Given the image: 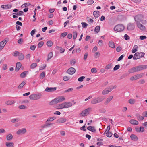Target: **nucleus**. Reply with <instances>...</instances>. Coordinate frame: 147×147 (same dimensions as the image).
<instances>
[{
	"label": "nucleus",
	"mask_w": 147,
	"mask_h": 147,
	"mask_svg": "<svg viewBox=\"0 0 147 147\" xmlns=\"http://www.w3.org/2000/svg\"><path fill=\"white\" fill-rule=\"evenodd\" d=\"M65 100V97L62 96H59L51 101L49 103L50 105H53L58 103L61 102Z\"/></svg>",
	"instance_id": "nucleus-1"
},
{
	"label": "nucleus",
	"mask_w": 147,
	"mask_h": 147,
	"mask_svg": "<svg viewBox=\"0 0 147 147\" xmlns=\"http://www.w3.org/2000/svg\"><path fill=\"white\" fill-rule=\"evenodd\" d=\"M92 111V108L89 107L83 111L79 115L81 117H85L88 115Z\"/></svg>",
	"instance_id": "nucleus-2"
},
{
	"label": "nucleus",
	"mask_w": 147,
	"mask_h": 147,
	"mask_svg": "<svg viewBox=\"0 0 147 147\" xmlns=\"http://www.w3.org/2000/svg\"><path fill=\"white\" fill-rule=\"evenodd\" d=\"M103 100L104 98L102 97H97L96 98H93L91 101V103L93 104H96L101 102Z\"/></svg>",
	"instance_id": "nucleus-3"
},
{
	"label": "nucleus",
	"mask_w": 147,
	"mask_h": 147,
	"mask_svg": "<svg viewBox=\"0 0 147 147\" xmlns=\"http://www.w3.org/2000/svg\"><path fill=\"white\" fill-rule=\"evenodd\" d=\"M125 27L122 24H119L115 27L114 30L117 32H121L123 31Z\"/></svg>",
	"instance_id": "nucleus-4"
},
{
	"label": "nucleus",
	"mask_w": 147,
	"mask_h": 147,
	"mask_svg": "<svg viewBox=\"0 0 147 147\" xmlns=\"http://www.w3.org/2000/svg\"><path fill=\"white\" fill-rule=\"evenodd\" d=\"M42 96L41 94L38 93L31 94L29 97L30 99L35 100L40 99Z\"/></svg>",
	"instance_id": "nucleus-5"
},
{
	"label": "nucleus",
	"mask_w": 147,
	"mask_h": 147,
	"mask_svg": "<svg viewBox=\"0 0 147 147\" xmlns=\"http://www.w3.org/2000/svg\"><path fill=\"white\" fill-rule=\"evenodd\" d=\"M144 55L145 53L143 52L136 53L134 55L133 59L134 60H137L144 57Z\"/></svg>",
	"instance_id": "nucleus-6"
},
{
	"label": "nucleus",
	"mask_w": 147,
	"mask_h": 147,
	"mask_svg": "<svg viewBox=\"0 0 147 147\" xmlns=\"http://www.w3.org/2000/svg\"><path fill=\"white\" fill-rule=\"evenodd\" d=\"M144 75V74H138L131 77L130 78V80L131 81H133L134 80H136L142 77Z\"/></svg>",
	"instance_id": "nucleus-7"
},
{
	"label": "nucleus",
	"mask_w": 147,
	"mask_h": 147,
	"mask_svg": "<svg viewBox=\"0 0 147 147\" xmlns=\"http://www.w3.org/2000/svg\"><path fill=\"white\" fill-rule=\"evenodd\" d=\"M136 72L147 69V65H140L135 67Z\"/></svg>",
	"instance_id": "nucleus-8"
},
{
	"label": "nucleus",
	"mask_w": 147,
	"mask_h": 147,
	"mask_svg": "<svg viewBox=\"0 0 147 147\" xmlns=\"http://www.w3.org/2000/svg\"><path fill=\"white\" fill-rule=\"evenodd\" d=\"M27 132L26 129L25 128H22L19 129L17 132L18 135H22L25 134Z\"/></svg>",
	"instance_id": "nucleus-9"
},
{
	"label": "nucleus",
	"mask_w": 147,
	"mask_h": 147,
	"mask_svg": "<svg viewBox=\"0 0 147 147\" xmlns=\"http://www.w3.org/2000/svg\"><path fill=\"white\" fill-rule=\"evenodd\" d=\"M7 42L8 41L4 39L2 41L0 42V50L3 49Z\"/></svg>",
	"instance_id": "nucleus-10"
},
{
	"label": "nucleus",
	"mask_w": 147,
	"mask_h": 147,
	"mask_svg": "<svg viewBox=\"0 0 147 147\" xmlns=\"http://www.w3.org/2000/svg\"><path fill=\"white\" fill-rule=\"evenodd\" d=\"M143 18V16L142 15H136L134 17V19L137 22H139V21H141Z\"/></svg>",
	"instance_id": "nucleus-11"
},
{
	"label": "nucleus",
	"mask_w": 147,
	"mask_h": 147,
	"mask_svg": "<svg viewBox=\"0 0 147 147\" xmlns=\"http://www.w3.org/2000/svg\"><path fill=\"white\" fill-rule=\"evenodd\" d=\"M67 119L65 117L61 118L57 120L56 123H63L66 121Z\"/></svg>",
	"instance_id": "nucleus-12"
},
{
	"label": "nucleus",
	"mask_w": 147,
	"mask_h": 147,
	"mask_svg": "<svg viewBox=\"0 0 147 147\" xmlns=\"http://www.w3.org/2000/svg\"><path fill=\"white\" fill-rule=\"evenodd\" d=\"M135 28V25L133 23H129L127 25V29L128 30H132Z\"/></svg>",
	"instance_id": "nucleus-13"
},
{
	"label": "nucleus",
	"mask_w": 147,
	"mask_h": 147,
	"mask_svg": "<svg viewBox=\"0 0 147 147\" xmlns=\"http://www.w3.org/2000/svg\"><path fill=\"white\" fill-rule=\"evenodd\" d=\"M76 71L75 69L73 67L70 68L67 71V72L70 75L74 74Z\"/></svg>",
	"instance_id": "nucleus-14"
},
{
	"label": "nucleus",
	"mask_w": 147,
	"mask_h": 147,
	"mask_svg": "<svg viewBox=\"0 0 147 147\" xmlns=\"http://www.w3.org/2000/svg\"><path fill=\"white\" fill-rule=\"evenodd\" d=\"M56 90V87H47L45 89V91L48 92H53Z\"/></svg>",
	"instance_id": "nucleus-15"
},
{
	"label": "nucleus",
	"mask_w": 147,
	"mask_h": 147,
	"mask_svg": "<svg viewBox=\"0 0 147 147\" xmlns=\"http://www.w3.org/2000/svg\"><path fill=\"white\" fill-rule=\"evenodd\" d=\"M64 108H68L71 107L72 105V103L70 102H65L63 103Z\"/></svg>",
	"instance_id": "nucleus-16"
},
{
	"label": "nucleus",
	"mask_w": 147,
	"mask_h": 147,
	"mask_svg": "<svg viewBox=\"0 0 147 147\" xmlns=\"http://www.w3.org/2000/svg\"><path fill=\"white\" fill-rule=\"evenodd\" d=\"M137 25L138 27L141 30H145V27L139 22H137Z\"/></svg>",
	"instance_id": "nucleus-17"
},
{
	"label": "nucleus",
	"mask_w": 147,
	"mask_h": 147,
	"mask_svg": "<svg viewBox=\"0 0 147 147\" xmlns=\"http://www.w3.org/2000/svg\"><path fill=\"white\" fill-rule=\"evenodd\" d=\"M87 129L93 133H95L96 131V129L94 126H88L87 127Z\"/></svg>",
	"instance_id": "nucleus-18"
},
{
	"label": "nucleus",
	"mask_w": 147,
	"mask_h": 147,
	"mask_svg": "<svg viewBox=\"0 0 147 147\" xmlns=\"http://www.w3.org/2000/svg\"><path fill=\"white\" fill-rule=\"evenodd\" d=\"M12 7V6L10 5L7 4V5H3L1 6V8H2L5 9H7L11 8Z\"/></svg>",
	"instance_id": "nucleus-19"
},
{
	"label": "nucleus",
	"mask_w": 147,
	"mask_h": 147,
	"mask_svg": "<svg viewBox=\"0 0 147 147\" xmlns=\"http://www.w3.org/2000/svg\"><path fill=\"white\" fill-rule=\"evenodd\" d=\"M22 66L21 63L20 62H17L16 64L15 68L16 71H18L20 69Z\"/></svg>",
	"instance_id": "nucleus-20"
},
{
	"label": "nucleus",
	"mask_w": 147,
	"mask_h": 147,
	"mask_svg": "<svg viewBox=\"0 0 147 147\" xmlns=\"http://www.w3.org/2000/svg\"><path fill=\"white\" fill-rule=\"evenodd\" d=\"M130 137L131 139L134 141H137L138 139V138L137 136L134 134L131 135Z\"/></svg>",
	"instance_id": "nucleus-21"
},
{
	"label": "nucleus",
	"mask_w": 147,
	"mask_h": 147,
	"mask_svg": "<svg viewBox=\"0 0 147 147\" xmlns=\"http://www.w3.org/2000/svg\"><path fill=\"white\" fill-rule=\"evenodd\" d=\"M130 123L134 125H137L138 124V121L135 119H131L130 120Z\"/></svg>",
	"instance_id": "nucleus-22"
},
{
	"label": "nucleus",
	"mask_w": 147,
	"mask_h": 147,
	"mask_svg": "<svg viewBox=\"0 0 147 147\" xmlns=\"http://www.w3.org/2000/svg\"><path fill=\"white\" fill-rule=\"evenodd\" d=\"M5 145L7 147H13L14 144L11 142H6Z\"/></svg>",
	"instance_id": "nucleus-23"
},
{
	"label": "nucleus",
	"mask_w": 147,
	"mask_h": 147,
	"mask_svg": "<svg viewBox=\"0 0 147 147\" xmlns=\"http://www.w3.org/2000/svg\"><path fill=\"white\" fill-rule=\"evenodd\" d=\"M135 116L137 117V119L138 120H142L144 119V117L143 116H141L139 113H136L135 114Z\"/></svg>",
	"instance_id": "nucleus-24"
},
{
	"label": "nucleus",
	"mask_w": 147,
	"mask_h": 147,
	"mask_svg": "<svg viewBox=\"0 0 147 147\" xmlns=\"http://www.w3.org/2000/svg\"><path fill=\"white\" fill-rule=\"evenodd\" d=\"M113 98V97L112 96H111L109 97L104 102V104L105 105L107 104L112 100Z\"/></svg>",
	"instance_id": "nucleus-25"
},
{
	"label": "nucleus",
	"mask_w": 147,
	"mask_h": 147,
	"mask_svg": "<svg viewBox=\"0 0 147 147\" xmlns=\"http://www.w3.org/2000/svg\"><path fill=\"white\" fill-rule=\"evenodd\" d=\"M109 45L112 48H114L115 47V45L114 43L112 41H109Z\"/></svg>",
	"instance_id": "nucleus-26"
},
{
	"label": "nucleus",
	"mask_w": 147,
	"mask_h": 147,
	"mask_svg": "<svg viewBox=\"0 0 147 147\" xmlns=\"http://www.w3.org/2000/svg\"><path fill=\"white\" fill-rule=\"evenodd\" d=\"M93 14L94 17L96 18L100 16V12L98 11H94L93 12Z\"/></svg>",
	"instance_id": "nucleus-27"
},
{
	"label": "nucleus",
	"mask_w": 147,
	"mask_h": 147,
	"mask_svg": "<svg viewBox=\"0 0 147 147\" xmlns=\"http://www.w3.org/2000/svg\"><path fill=\"white\" fill-rule=\"evenodd\" d=\"M138 47L137 45H135L132 49V53H134L137 51Z\"/></svg>",
	"instance_id": "nucleus-28"
},
{
	"label": "nucleus",
	"mask_w": 147,
	"mask_h": 147,
	"mask_svg": "<svg viewBox=\"0 0 147 147\" xmlns=\"http://www.w3.org/2000/svg\"><path fill=\"white\" fill-rule=\"evenodd\" d=\"M128 72L132 73L136 72L135 67H132L128 70Z\"/></svg>",
	"instance_id": "nucleus-29"
},
{
	"label": "nucleus",
	"mask_w": 147,
	"mask_h": 147,
	"mask_svg": "<svg viewBox=\"0 0 147 147\" xmlns=\"http://www.w3.org/2000/svg\"><path fill=\"white\" fill-rule=\"evenodd\" d=\"M24 54L22 53H20L18 55V59L21 60H23L24 58Z\"/></svg>",
	"instance_id": "nucleus-30"
},
{
	"label": "nucleus",
	"mask_w": 147,
	"mask_h": 147,
	"mask_svg": "<svg viewBox=\"0 0 147 147\" xmlns=\"http://www.w3.org/2000/svg\"><path fill=\"white\" fill-rule=\"evenodd\" d=\"M63 103L62 104H59L57 105L56 108L57 109H62L64 108Z\"/></svg>",
	"instance_id": "nucleus-31"
},
{
	"label": "nucleus",
	"mask_w": 147,
	"mask_h": 147,
	"mask_svg": "<svg viewBox=\"0 0 147 147\" xmlns=\"http://www.w3.org/2000/svg\"><path fill=\"white\" fill-rule=\"evenodd\" d=\"M52 123H45L41 126V127L42 128H44L48 127L49 126L52 125Z\"/></svg>",
	"instance_id": "nucleus-32"
},
{
	"label": "nucleus",
	"mask_w": 147,
	"mask_h": 147,
	"mask_svg": "<svg viewBox=\"0 0 147 147\" xmlns=\"http://www.w3.org/2000/svg\"><path fill=\"white\" fill-rule=\"evenodd\" d=\"M15 103L14 101L8 100L6 101L5 103L7 105H11Z\"/></svg>",
	"instance_id": "nucleus-33"
},
{
	"label": "nucleus",
	"mask_w": 147,
	"mask_h": 147,
	"mask_svg": "<svg viewBox=\"0 0 147 147\" xmlns=\"http://www.w3.org/2000/svg\"><path fill=\"white\" fill-rule=\"evenodd\" d=\"M28 73V71H24L20 75V76L22 78L25 77L27 73Z\"/></svg>",
	"instance_id": "nucleus-34"
},
{
	"label": "nucleus",
	"mask_w": 147,
	"mask_h": 147,
	"mask_svg": "<svg viewBox=\"0 0 147 147\" xmlns=\"http://www.w3.org/2000/svg\"><path fill=\"white\" fill-rule=\"evenodd\" d=\"M13 137L12 135L11 134H10L7 136L6 139L7 140H10L12 139Z\"/></svg>",
	"instance_id": "nucleus-35"
},
{
	"label": "nucleus",
	"mask_w": 147,
	"mask_h": 147,
	"mask_svg": "<svg viewBox=\"0 0 147 147\" xmlns=\"http://www.w3.org/2000/svg\"><path fill=\"white\" fill-rule=\"evenodd\" d=\"M100 27L99 26H97L94 29V31L95 32L97 33L100 31Z\"/></svg>",
	"instance_id": "nucleus-36"
},
{
	"label": "nucleus",
	"mask_w": 147,
	"mask_h": 147,
	"mask_svg": "<svg viewBox=\"0 0 147 147\" xmlns=\"http://www.w3.org/2000/svg\"><path fill=\"white\" fill-rule=\"evenodd\" d=\"M26 84V82L25 81H23L18 86V88L21 89L23 87L24 85Z\"/></svg>",
	"instance_id": "nucleus-37"
},
{
	"label": "nucleus",
	"mask_w": 147,
	"mask_h": 147,
	"mask_svg": "<svg viewBox=\"0 0 147 147\" xmlns=\"http://www.w3.org/2000/svg\"><path fill=\"white\" fill-rule=\"evenodd\" d=\"M53 56V53L52 52H50L47 56V61H48L49 59H51L52 57Z\"/></svg>",
	"instance_id": "nucleus-38"
},
{
	"label": "nucleus",
	"mask_w": 147,
	"mask_h": 147,
	"mask_svg": "<svg viewBox=\"0 0 147 147\" xmlns=\"http://www.w3.org/2000/svg\"><path fill=\"white\" fill-rule=\"evenodd\" d=\"M78 33L76 31L74 32L73 33V39H75L77 37V35Z\"/></svg>",
	"instance_id": "nucleus-39"
},
{
	"label": "nucleus",
	"mask_w": 147,
	"mask_h": 147,
	"mask_svg": "<svg viewBox=\"0 0 147 147\" xmlns=\"http://www.w3.org/2000/svg\"><path fill=\"white\" fill-rule=\"evenodd\" d=\"M112 67V65L111 64H109L107 65L105 67L106 69L108 70L110 69Z\"/></svg>",
	"instance_id": "nucleus-40"
},
{
	"label": "nucleus",
	"mask_w": 147,
	"mask_h": 147,
	"mask_svg": "<svg viewBox=\"0 0 147 147\" xmlns=\"http://www.w3.org/2000/svg\"><path fill=\"white\" fill-rule=\"evenodd\" d=\"M15 15L18 16L23 15L24 14V13L22 11H19L14 13Z\"/></svg>",
	"instance_id": "nucleus-41"
},
{
	"label": "nucleus",
	"mask_w": 147,
	"mask_h": 147,
	"mask_svg": "<svg viewBox=\"0 0 147 147\" xmlns=\"http://www.w3.org/2000/svg\"><path fill=\"white\" fill-rule=\"evenodd\" d=\"M128 102L130 104H133L135 103V100L134 99H130L129 100Z\"/></svg>",
	"instance_id": "nucleus-42"
},
{
	"label": "nucleus",
	"mask_w": 147,
	"mask_h": 147,
	"mask_svg": "<svg viewBox=\"0 0 147 147\" xmlns=\"http://www.w3.org/2000/svg\"><path fill=\"white\" fill-rule=\"evenodd\" d=\"M55 118V117H50L47 119L46 121V122H51L54 120Z\"/></svg>",
	"instance_id": "nucleus-43"
},
{
	"label": "nucleus",
	"mask_w": 147,
	"mask_h": 147,
	"mask_svg": "<svg viewBox=\"0 0 147 147\" xmlns=\"http://www.w3.org/2000/svg\"><path fill=\"white\" fill-rule=\"evenodd\" d=\"M73 90V88H69L68 89L65 90V91L64 92L65 93L70 92H72Z\"/></svg>",
	"instance_id": "nucleus-44"
},
{
	"label": "nucleus",
	"mask_w": 147,
	"mask_h": 147,
	"mask_svg": "<svg viewBox=\"0 0 147 147\" xmlns=\"http://www.w3.org/2000/svg\"><path fill=\"white\" fill-rule=\"evenodd\" d=\"M37 66V64L36 63H33L30 66V68L31 69H34Z\"/></svg>",
	"instance_id": "nucleus-45"
},
{
	"label": "nucleus",
	"mask_w": 147,
	"mask_h": 147,
	"mask_svg": "<svg viewBox=\"0 0 147 147\" xmlns=\"http://www.w3.org/2000/svg\"><path fill=\"white\" fill-rule=\"evenodd\" d=\"M109 92V91H108V90H107V89L106 88L103 91L102 93L103 95H105L108 94Z\"/></svg>",
	"instance_id": "nucleus-46"
},
{
	"label": "nucleus",
	"mask_w": 147,
	"mask_h": 147,
	"mask_svg": "<svg viewBox=\"0 0 147 147\" xmlns=\"http://www.w3.org/2000/svg\"><path fill=\"white\" fill-rule=\"evenodd\" d=\"M76 63V61L74 59H72L70 61V64L71 65H74Z\"/></svg>",
	"instance_id": "nucleus-47"
},
{
	"label": "nucleus",
	"mask_w": 147,
	"mask_h": 147,
	"mask_svg": "<svg viewBox=\"0 0 147 147\" xmlns=\"http://www.w3.org/2000/svg\"><path fill=\"white\" fill-rule=\"evenodd\" d=\"M47 45L48 47H51L53 45L52 42L51 41H49L47 42Z\"/></svg>",
	"instance_id": "nucleus-48"
},
{
	"label": "nucleus",
	"mask_w": 147,
	"mask_h": 147,
	"mask_svg": "<svg viewBox=\"0 0 147 147\" xmlns=\"http://www.w3.org/2000/svg\"><path fill=\"white\" fill-rule=\"evenodd\" d=\"M45 75V72H42L40 75V77L42 79L43 78Z\"/></svg>",
	"instance_id": "nucleus-49"
},
{
	"label": "nucleus",
	"mask_w": 147,
	"mask_h": 147,
	"mask_svg": "<svg viewBox=\"0 0 147 147\" xmlns=\"http://www.w3.org/2000/svg\"><path fill=\"white\" fill-rule=\"evenodd\" d=\"M44 42L43 41L40 42L38 44V48H41L43 45Z\"/></svg>",
	"instance_id": "nucleus-50"
},
{
	"label": "nucleus",
	"mask_w": 147,
	"mask_h": 147,
	"mask_svg": "<svg viewBox=\"0 0 147 147\" xmlns=\"http://www.w3.org/2000/svg\"><path fill=\"white\" fill-rule=\"evenodd\" d=\"M19 54L20 53L19 51H16L13 53V55L15 57H16L18 55V56Z\"/></svg>",
	"instance_id": "nucleus-51"
},
{
	"label": "nucleus",
	"mask_w": 147,
	"mask_h": 147,
	"mask_svg": "<svg viewBox=\"0 0 147 147\" xmlns=\"http://www.w3.org/2000/svg\"><path fill=\"white\" fill-rule=\"evenodd\" d=\"M19 108L21 109H24L27 108V107L23 105H21L19 107Z\"/></svg>",
	"instance_id": "nucleus-52"
},
{
	"label": "nucleus",
	"mask_w": 147,
	"mask_h": 147,
	"mask_svg": "<svg viewBox=\"0 0 147 147\" xmlns=\"http://www.w3.org/2000/svg\"><path fill=\"white\" fill-rule=\"evenodd\" d=\"M120 67L119 65H117L115 66L113 68V70L114 71H116L119 69Z\"/></svg>",
	"instance_id": "nucleus-53"
},
{
	"label": "nucleus",
	"mask_w": 147,
	"mask_h": 147,
	"mask_svg": "<svg viewBox=\"0 0 147 147\" xmlns=\"http://www.w3.org/2000/svg\"><path fill=\"white\" fill-rule=\"evenodd\" d=\"M85 78L84 76H81L79 78L78 80L79 81L82 82L83 81V80Z\"/></svg>",
	"instance_id": "nucleus-54"
},
{
	"label": "nucleus",
	"mask_w": 147,
	"mask_h": 147,
	"mask_svg": "<svg viewBox=\"0 0 147 147\" xmlns=\"http://www.w3.org/2000/svg\"><path fill=\"white\" fill-rule=\"evenodd\" d=\"M100 53L98 52H97L95 53L94 54V57L96 58H97L99 57L100 55Z\"/></svg>",
	"instance_id": "nucleus-55"
},
{
	"label": "nucleus",
	"mask_w": 147,
	"mask_h": 147,
	"mask_svg": "<svg viewBox=\"0 0 147 147\" xmlns=\"http://www.w3.org/2000/svg\"><path fill=\"white\" fill-rule=\"evenodd\" d=\"M23 42V40L22 38L19 39L18 41V43L20 44H22Z\"/></svg>",
	"instance_id": "nucleus-56"
},
{
	"label": "nucleus",
	"mask_w": 147,
	"mask_h": 147,
	"mask_svg": "<svg viewBox=\"0 0 147 147\" xmlns=\"http://www.w3.org/2000/svg\"><path fill=\"white\" fill-rule=\"evenodd\" d=\"M36 32V30L34 29L33 30H32L31 32V35L32 36H33L34 34Z\"/></svg>",
	"instance_id": "nucleus-57"
},
{
	"label": "nucleus",
	"mask_w": 147,
	"mask_h": 147,
	"mask_svg": "<svg viewBox=\"0 0 147 147\" xmlns=\"http://www.w3.org/2000/svg\"><path fill=\"white\" fill-rule=\"evenodd\" d=\"M91 72L95 74L97 72V70L95 68H93L91 69Z\"/></svg>",
	"instance_id": "nucleus-58"
},
{
	"label": "nucleus",
	"mask_w": 147,
	"mask_h": 147,
	"mask_svg": "<svg viewBox=\"0 0 147 147\" xmlns=\"http://www.w3.org/2000/svg\"><path fill=\"white\" fill-rule=\"evenodd\" d=\"M124 38L126 40H129L130 37H129L127 34H125V35L124 36Z\"/></svg>",
	"instance_id": "nucleus-59"
},
{
	"label": "nucleus",
	"mask_w": 147,
	"mask_h": 147,
	"mask_svg": "<svg viewBox=\"0 0 147 147\" xmlns=\"http://www.w3.org/2000/svg\"><path fill=\"white\" fill-rule=\"evenodd\" d=\"M36 47V46L34 45H32L30 46V49L31 50L34 51L35 50V48Z\"/></svg>",
	"instance_id": "nucleus-60"
},
{
	"label": "nucleus",
	"mask_w": 147,
	"mask_h": 147,
	"mask_svg": "<svg viewBox=\"0 0 147 147\" xmlns=\"http://www.w3.org/2000/svg\"><path fill=\"white\" fill-rule=\"evenodd\" d=\"M67 32H64L62 33L61 34V37H64L67 35Z\"/></svg>",
	"instance_id": "nucleus-61"
},
{
	"label": "nucleus",
	"mask_w": 147,
	"mask_h": 147,
	"mask_svg": "<svg viewBox=\"0 0 147 147\" xmlns=\"http://www.w3.org/2000/svg\"><path fill=\"white\" fill-rule=\"evenodd\" d=\"M82 26L83 28H85L88 26V24L84 22H82L81 23Z\"/></svg>",
	"instance_id": "nucleus-62"
},
{
	"label": "nucleus",
	"mask_w": 147,
	"mask_h": 147,
	"mask_svg": "<svg viewBox=\"0 0 147 147\" xmlns=\"http://www.w3.org/2000/svg\"><path fill=\"white\" fill-rule=\"evenodd\" d=\"M94 1L93 0H88L87 2V3L90 5L94 3Z\"/></svg>",
	"instance_id": "nucleus-63"
},
{
	"label": "nucleus",
	"mask_w": 147,
	"mask_h": 147,
	"mask_svg": "<svg viewBox=\"0 0 147 147\" xmlns=\"http://www.w3.org/2000/svg\"><path fill=\"white\" fill-rule=\"evenodd\" d=\"M7 68V66L6 64H5L3 65V69L4 70H6Z\"/></svg>",
	"instance_id": "nucleus-64"
}]
</instances>
